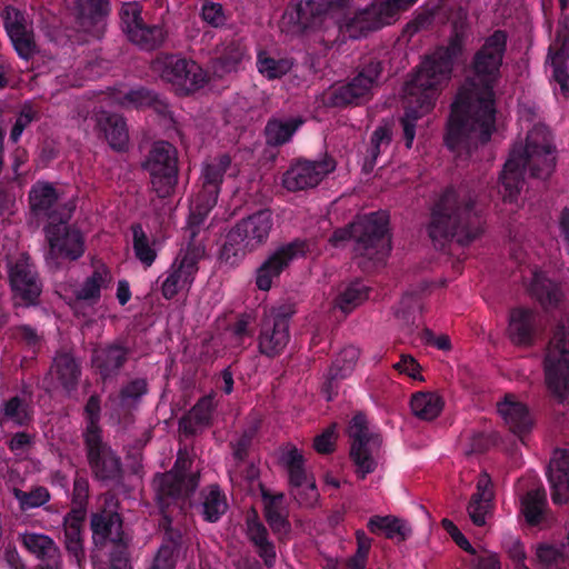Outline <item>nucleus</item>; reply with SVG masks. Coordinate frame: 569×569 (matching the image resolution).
Segmentation results:
<instances>
[{
	"mask_svg": "<svg viewBox=\"0 0 569 569\" xmlns=\"http://www.w3.org/2000/svg\"><path fill=\"white\" fill-rule=\"evenodd\" d=\"M548 59L552 69L551 80L559 86L565 98L569 97V73L566 62L569 59V18L562 17L555 41L549 47Z\"/></svg>",
	"mask_w": 569,
	"mask_h": 569,
	"instance_id": "obj_29",
	"label": "nucleus"
},
{
	"mask_svg": "<svg viewBox=\"0 0 569 569\" xmlns=\"http://www.w3.org/2000/svg\"><path fill=\"white\" fill-rule=\"evenodd\" d=\"M200 258V249L191 246L183 253L177 256L161 284V293L164 299L171 300L179 291L190 290L199 270Z\"/></svg>",
	"mask_w": 569,
	"mask_h": 569,
	"instance_id": "obj_24",
	"label": "nucleus"
},
{
	"mask_svg": "<svg viewBox=\"0 0 569 569\" xmlns=\"http://www.w3.org/2000/svg\"><path fill=\"white\" fill-rule=\"evenodd\" d=\"M131 349L120 339L93 348L91 366L102 382L114 379L129 360Z\"/></svg>",
	"mask_w": 569,
	"mask_h": 569,
	"instance_id": "obj_28",
	"label": "nucleus"
},
{
	"mask_svg": "<svg viewBox=\"0 0 569 569\" xmlns=\"http://www.w3.org/2000/svg\"><path fill=\"white\" fill-rule=\"evenodd\" d=\"M303 123L301 117L270 118L264 127L266 143L270 147L288 143Z\"/></svg>",
	"mask_w": 569,
	"mask_h": 569,
	"instance_id": "obj_45",
	"label": "nucleus"
},
{
	"mask_svg": "<svg viewBox=\"0 0 569 569\" xmlns=\"http://www.w3.org/2000/svg\"><path fill=\"white\" fill-rule=\"evenodd\" d=\"M357 550L347 561L349 569H366L372 539L363 530L356 531Z\"/></svg>",
	"mask_w": 569,
	"mask_h": 569,
	"instance_id": "obj_62",
	"label": "nucleus"
},
{
	"mask_svg": "<svg viewBox=\"0 0 569 569\" xmlns=\"http://www.w3.org/2000/svg\"><path fill=\"white\" fill-rule=\"evenodd\" d=\"M86 427L82 431V439L103 436V430L100 426L101 419V400L97 393L91 395L83 408Z\"/></svg>",
	"mask_w": 569,
	"mask_h": 569,
	"instance_id": "obj_57",
	"label": "nucleus"
},
{
	"mask_svg": "<svg viewBox=\"0 0 569 569\" xmlns=\"http://www.w3.org/2000/svg\"><path fill=\"white\" fill-rule=\"evenodd\" d=\"M273 227L272 212L259 210L238 221L227 233L219 258L224 263L237 266L247 252L263 246Z\"/></svg>",
	"mask_w": 569,
	"mask_h": 569,
	"instance_id": "obj_5",
	"label": "nucleus"
},
{
	"mask_svg": "<svg viewBox=\"0 0 569 569\" xmlns=\"http://www.w3.org/2000/svg\"><path fill=\"white\" fill-rule=\"evenodd\" d=\"M118 102L123 108L152 109L161 116L169 112L167 99L156 90L144 86H137L121 93Z\"/></svg>",
	"mask_w": 569,
	"mask_h": 569,
	"instance_id": "obj_40",
	"label": "nucleus"
},
{
	"mask_svg": "<svg viewBox=\"0 0 569 569\" xmlns=\"http://www.w3.org/2000/svg\"><path fill=\"white\" fill-rule=\"evenodd\" d=\"M547 478L550 485L551 499L556 505L567 503L569 500V450L557 448L547 468Z\"/></svg>",
	"mask_w": 569,
	"mask_h": 569,
	"instance_id": "obj_36",
	"label": "nucleus"
},
{
	"mask_svg": "<svg viewBox=\"0 0 569 569\" xmlns=\"http://www.w3.org/2000/svg\"><path fill=\"white\" fill-rule=\"evenodd\" d=\"M231 164L232 159L228 153L218 154L203 162L199 177L200 190L198 194L218 202L221 186Z\"/></svg>",
	"mask_w": 569,
	"mask_h": 569,
	"instance_id": "obj_35",
	"label": "nucleus"
},
{
	"mask_svg": "<svg viewBox=\"0 0 569 569\" xmlns=\"http://www.w3.org/2000/svg\"><path fill=\"white\" fill-rule=\"evenodd\" d=\"M149 392V383L146 378H134L127 381L119 390L118 399L122 409L138 408L142 398Z\"/></svg>",
	"mask_w": 569,
	"mask_h": 569,
	"instance_id": "obj_55",
	"label": "nucleus"
},
{
	"mask_svg": "<svg viewBox=\"0 0 569 569\" xmlns=\"http://www.w3.org/2000/svg\"><path fill=\"white\" fill-rule=\"evenodd\" d=\"M536 557L537 560L547 568L565 562L567 559L563 545L557 547L545 542L537 546Z\"/></svg>",
	"mask_w": 569,
	"mask_h": 569,
	"instance_id": "obj_64",
	"label": "nucleus"
},
{
	"mask_svg": "<svg viewBox=\"0 0 569 569\" xmlns=\"http://www.w3.org/2000/svg\"><path fill=\"white\" fill-rule=\"evenodd\" d=\"M545 383L557 403L569 398V323L561 319L552 330V337L543 359Z\"/></svg>",
	"mask_w": 569,
	"mask_h": 569,
	"instance_id": "obj_6",
	"label": "nucleus"
},
{
	"mask_svg": "<svg viewBox=\"0 0 569 569\" xmlns=\"http://www.w3.org/2000/svg\"><path fill=\"white\" fill-rule=\"evenodd\" d=\"M359 356V349L353 346H348L338 353L327 376V389H333L338 381L346 379L352 373Z\"/></svg>",
	"mask_w": 569,
	"mask_h": 569,
	"instance_id": "obj_47",
	"label": "nucleus"
},
{
	"mask_svg": "<svg viewBox=\"0 0 569 569\" xmlns=\"http://www.w3.org/2000/svg\"><path fill=\"white\" fill-rule=\"evenodd\" d=\"M547 508V495L543 488L529 490L521 498V513L529 526L541 523Z\"/></svg>",
	"mask_w": 569,
	"mask_h": 569,
	"instance_id": "obj_50",
	"label": "nucleus"
},
{
	"mask_svg": "<svg viewBox=\"0 0 569 569\" xmlns=\"http://www.w3.org/2000/svg\"><path fill=\"white\" fill-rule=\"evenodd\" d=\"M71 217H63L57 222L43 224L42 231L48 244L44 257L50 267L58 268L60 260L77 261L84 254V236L78 228L69 223Z\"/></svg>",
	"mask_w": 569,
	"mask_h": 569,
	"instance_id": "obj_11",
	"label": "nucleus"
},
{
	"mask_svg": "<svg viewBox=\"0 0 569 569\" xmlns=\"http://www.w3.org/2000/svg\"><path fill=\"white\" fill-rule=\"evenodd\" d=\"M141 168L149 174L151 188L159 198H168L174 192L179 179V157L172 143L154 141Z\"/></svg>",
	"mask_w": 569,
	"mask_h": 569,
	"instance_id": "obj_8",
	"label": "nucleus"
},
{
	"mask_svg": "<svg viewBox=\"0 0 569 569\" xmlns=\"http://www.w3.org/2000/svg\"><path fill=\"white\" fill-rule=\"evenodd\" d=\"M295 308L282 305L266 315L259 325L257 347L261 356L274 359L283 353L290 341V321Z\"/></svg>",
	"mask_w": 569,
	"mask_h": 569,
	"instance_id": "obj_13",
	"label": "nucleus"
},
{
	"mask_svg": "<svg viewBox=\"0 0 569 569\" xmlns=\"http://www.w3.org/2000/svg\"><path fill=\"white\" fill-rule=\"evenodd\" d=\"M167 32L161 24L143 22L128 36V39L140 49L150 51L158 49L166 40Z\"/></svg>",
	"mask_w": 569,
	"mask_h": 569,
	"instance_id": "obj_51",
	"label": "nucleus"
},
{
	"mask_svg": "<svg viewBox=\"0 0 569 569\" xmlns=\"http://www.w3.org/2000/svg\"><path fill=\"white\" fill-rule=\"evenodd\" d=\"M74 16L79 28L93 38L100 39L106 31L110 12L109 0H73Z\"/></svg>",
	"mask_w": 569,
	"mask_h": 569,
	"instance_id": "obj_31",
	"label": "nucleus"
},
{
	"mask_svg": "<svg viewBox=\"0 0 569 569\" xmlns=\"http://www.w3.org/2000/svg\"><path fill=\"white\" fill-rule=\"evenodd\" d=\"M539 332L537 312L528 308H513L509 316L508 335L516 346H532Z\"/></svg>",
	"mask_w": 569,
	"mask_h": 569,
	"instance_id": "obj_37",
	"label": "nucleus"
},
{
	"mask_svg": "<svg viewBox=\"0 0 569 569\" xmlns=\"http://www.w3.org/2000/svg\"><path fill=\"white\" fill-rule=\"evenodd\" d=\"M51 373L67 392H71L78 387L81 366L71 352L58 351L53 358Z\"/></svg>",
	"mask_w": 569,
	"mask_h": 569,
	"instance_id": "obj_44",
	"label": "nucleus"
},
{
	"mask_svg": "<svg viewBox=\"0 0 569 569\" xmlns=\"http://www.w3.org/2000/svg\"><path fill=\"white\" fill-rule=\"evenodd\" d=\"M556 147L549 128L536 124L527 133L526 144L516 143L500 174V193L505 202L516 203L525 184V172L542 181L548 180L556 168Z\"/></svg>",
	"mask_w": 569,
	"mask_h": 569,
	"instance_id": "obj_3",
	"label": "nucleus"
},
{
	"mask_svg": "<svg viewBox=\"0 0 569 569\" xmlns=\"http://www.w3.org/2000/svg\"><path fill=\"white\" fill-rule=\"evenodd\" d=\"M336 163L332 159L310 161L299 159L283 172L281 183L290 192L316 188L326 176L332 172Z\"/></svg>",
	"mask_w": 569,
	"mask_h": 569,
	"instance_id": "obj_25",
	"label": "nucleus"
},
{
	"mask_svg": "<svg viewBox=\"0 0 569 569\" xmlns=\"http://www.w3.org/2000/svg\"><path fill=\"white\" fill-rule=\"evenodd\" d=\"M529 292L545 309H555L562 299L560 287L540 272H533Z\"/></svg>",
	"mask_w": 569,
	"mask_h": 569,
	"instance_id": "obj_46",
	"label": "nucleus"
},
{
	"mask_svg": "<svg viewBox=\"0 0 569 569\" xmlns=\"http://www.w3.org/2000/svg\"><path fill=\"white\" fill-rule=\"evenodd\" d=\"M60 194L53 183L48 181H36L28 192L29 219L30 222L51 223L72 216L73 204H60Z\"/></svg>",
	"mask_w": 569,
	"mask_h": 569,
	"instance_id": "obj_19",
	"label": "nucleus"
},
{
	"mask_svg": "<svg viewBox=\"0 0 569 569\" xmlns=\"http://www.w3.org/2000/svg\"><path fill=\"white\" fill-rule=\"evenodd\" d=\"M19 542L39 560L34 569H63L61 550L48 535L26 531L19 535Z\"/></svg>",
	"mask_w": 569,
	"mask_h": 569,
	"instance_id": "obj_30",
	"label": "nucleus"
},
{
	"mask_svg": "<svg viewBox=\"0 0 569 569\" xmlns=\"http://www.w3.org/2000/svg\"><path fill=\"white\" fill-rule=\"evenodd\" d=\"M199 479V472L168 471L157 476L156 498L161 513H169L171 506L183 503L196 491Z\"/></svg>",
	"mask_w": 569,
	"mask_h": 569,
	"instance_id": "obj_22",
	"label": "nucleus"
},
{
	"mask_svg": "<svg viewBox=\"0 0 569 569\" xmlns=\"http://www.w3.org/2000/svg\"><path fill=\"white\" fill-rule=\"evenodd\" d=\"M87 515L80 511H68L62 519L63 545L69 555L70 562L79 569L86 565V550L83 546V525Z\"/></svg>",
	"mask_w": 569,
	"mask_h": 569,
	"instance_id": "obj_32",
	"label": "nucleus"
},
{
	"mask_svg": "<svg viewBox=\"0 0 569 569\" xmlns=\"http://www.w3.org/2000/svg\"><path fill=\"white\" fill-rule=\"evenodd\" d=\"M261 497L264 503L263 515L267 523L279 539L288 537L291 532V523L284 506V495L282 492L272 493L262 489Z\"/></svg>",
	"mask_w": 569,
	"mask_h": 569,
	"instance_id": "obj_41",
	"label": "nucleus"
},
{
	"mask_svg": "<svg viewBox=\"0 0 569 569\" xmlns=\"http://www.w3.org/2000/svg\"><path fill=\"white\" fill-rule=\"evenodd\" d=\"M119 17L122 30L126 32L127 37L144 22L142 18V6L138 1L123 2L119 11Z\"/></svg>",
	"mask_w": 569,
	"mask_h": 569,
	"instance_id": "obj_60",
	"label": "nucleus"
},
{
	"mask_svg": "<svg viewBox=\"0 0 569 569\" xmlns=\"http://www.w3.org/2000/svg\"><path fill=\"white\" fill-rule=\"evenodd\" d=\"M348 435L351 440L350 458L356 466V473L358 478L365 479L378 466L377 457L382 437L369 429L367 416L362 412H357L350 420Z\"/></svg>",
	"mask_w": 569,
	"mask_h": 569,
	"instance_id": "obj_12",
	"label": "nucleus"
},
{
	"mask_svg": "<svg viewBox=\"0 0 569 569\" xmlns=\"http://www.w3.org/2000/svg\"><path fill=\"white\" fill-rule=\"evenodd\" d=\"M34 419L32 401L20 395L12 396L0 405V423H12L14 427H29Z\"/></svg>",
	"mask_w": 569,
	"mask_h": 569,
	"instance_id": "obj_43",
	"label": "nucleus"
},
{
	"mask_svg": "<svg viewBox=\"0 0 569 569\" xmlns=\"http://www.w3.org/2000/svg\"><path fill=\"white\" fill-rule=\"evenodd\" d=\"M403 92L405 113L400 118V124L405 144L410 149L416 137L417 121L435 107L440 92L412 78L405 83Z\"/></svg>",
	"mask_w": 569,
	"mask_h": 569,
	"instance_id": "obj_17",
	"label": "nucleus"
},
{
	"mask_svg": "<svg viewBox=\"0 0 569 569\" xmlns=\"http://www.w3.org/2000/svg\"><path fill=\"white\" fill-rule=\"evenodd\" d=\"M367 528L373 535L383 536L387 539H398L403 541L410 533V530L406 527V523L393 516H372Z\"/></svg>",
	"mask_w": 569,
	"mask_h": 569,
	"instance_id": "obj_48",
	"label": "nucleus"
},
{
	"mask_svg": "<svg viewBox=\"0 0 569 569\" xmlns=\"http://www.w3.org/2000/svg\"><path fill=\"white\" fill-rule=\"evenodd\" d=\"M497 409L512 433L522 437L531 431L533 419L529 408L523 402L517 401L512 395H507L502 401L498 402Z\"/></svg>",
	"mask_w": 569,
	"mask_h": 569,
	"instance_id": "obj_38",
	"label": "nucleus"
},
{
	"mask_svg": "<svg viewBox=\"0 0 569 569\" xmlns=\"http://www.w3.org/2000/svg\"><path fill=\"white\" fill-rule=\"evenodd\" d=\"M217 405L213 396L201 397L178 422L179 431L191 438L200 435L213 425Z\"/></svg>",
	"mask_w": 569,
	"mask_h": 569,
	"instance_id": "obj_34",
	"label": "nucleus"
},
{
	"mask_svg": "<svg viewBox=\"0 0 569 569\" xmlns=\"http://www.w3.org/2000/svg\"><path fill=\"white\" fill-rule=\"evenodd\" d=\"M370 288L362 280H355L343 286L336 297V307L349 313L369 298Z\"/></svg>",
	"mask_w": 569,
	"mask_h": 569,
	"instance_id": "obj_49",
	"label": "nucleus"
},
{
	"mask_svg": "<svg viewBox=\"0 0 569 569\" xmlns=\"http://www.w3.org/2000/svg\"><path fill=\"white\" fill-rule=\"evenodd\" d=\"M39 119V112L31 103H23L10 130L9 139L12 143H17L23 131Z\"/></svg>",
	"mask_w": 569,
	"mask_h": 569,
	"instance_id": "obj_61",
	"label": "nucleus"
},
{
	"mask_svg": "<svg viewBox=\"0 0 569 569\" xmlns=\"http://www.w3.org/2000/svg\"><path fill=\"white\" fill-rule=\"evenodd\" d=\"M507 42V31L495 30L473 54V79L459 90L451 104L443 137L449 150L471 154L490 141L496 129L493 87L501 76Z\"/></svg>",
	"mask_w": 569,
	"mask_h": 569,
	"instance_id": "obj_1",
	"label": "nucleus"
},
{
	"mask_svg": "<svg viewBox=\"0 0 569 569\" xmlns=\"http://www.w3.org/2000/svg\"><path fill=\"white\" fill-rule=\"evenodd\" d=\"M12 338L19 346L32 355H37L40 351L43 342L42 336L30 325L16 326L12 329Z\"/></svg>",
	"mask_w": 569,
	"mask_h": 569,
	"instance_id": "obj_59",
	"label": "nucleus"
},
{
	"mask_svg": "<svg viewBox=\"0 0 569 569\" xmlns=\"http://www.w3.org/2000/svg\"><path fill=\"white\" fill-rule=\"evenodd\" d=\"M90 530L93 550L91 551V560L96 562L98 556L97 550H102L107 543L112 545L111 551H128V538L123 531L122 516L112 509L102 507L90 516Z\"/></svg>",
	"mask_w": 569,
	"mask_h": 569,
	"instance_id": "obj_20",
	"label": "nucleus"
},
{
	"mask_svg": "<svg viewBox=\"0 0 569 569\" xmlns=\"http://www.w3.org/2000/svg\"><path fill=\"white\" fill-rule=\"evenodd\" d=\"M418 0H383L371 3L363 10L355 12L351 17L345 16L341 28L350 38L358 39L371 31L381 29L388 24L399 11L406 10Z\"/></svg>",
	"mask_w": 569,
	"mask_h": 569,
	"instance_id": "obj_15",
	"label": "nucleus"
},
{
	"mask_svg": "<svg viewBox=\"0 0 569 569\" xmlns=\"http://www.w3.org/2000/svg\"><path fill=\"white\" fill-rule=\"evenodd\" d=\"M293 67L290 58H274L266 52H259L257 57L258 71L269 80L279 79L287 74Z\"/></svg>",
	"mask_w": 569,
	"mask_h": 569,
	"instance_id": "obj_56",
	"label": "nucleus"
},
{
	"mask_svg": "<svg viewBox=\"0 0 569 569\" xmlns=\"http://www.w3.org/2000/svg\"><path fill=\"white\" fill-rule=\"evenodd\" d=\"M190 506L208 523L219 522L229 509L226 492L218 483L201 488L197 500L191 502Z\"/></svg>",
	"mask_w": 569,
	"mask_h": 569,
	"instance_id": "obj_33",
	"label": "nucleus"
},
{
	"mask_svg": "<svg viewBox=\"0 0 569 569\" xmlns=\"http://www.w3.org/2000/svg\"><path fill=\"white\" fill-rule=\"evenodd\" d=\"M351 0H295V4L288 9L289 21L299 30L319 28L330 13L345 11Z\"/></svg>",
	"mask_w": 569,
	"mask_h": 569,
	"instance_id": "obj_26",
	"label": "nucleus"
},
{
	"mask_svg": "<svg viewBox=\"0 0 569 569\" xmlns=\"http://www.w3.org/2000/svg\"><path fill=\"white\" fill-rule=\"evenodd\" d=\"M131 231L133 237V250L137 259L146 267H150L157 258L156 250L150 246L149 239L140 223H133L131 226Z\"/></svg>",
	"mask_w": 569,
	"mask_h": 569,
	"instance_id": "obj_58",
	"label": "nucleus"
},
{
	"mask_svg": "<svg viewBox=\"0 0 569 569\" xmlns=\"http://www.w3.org/2000/svg\"><path fill=\"white\" fill-rule=\"evenodd\" d=\"M307 250V241L299 238L277 247L256 271L257 288L261 291L270 290L273 280L278 279L295 259L303 257Z\"/></svg>",
	"mask_w": 569,
	"mask_h": 569,
	"instance_id": "obj_23",
	"label": "nucleus"
},
{
	"mask_svg": "<svg viewBox=\"0 0 569 569\" xmlns=\"http://www.w3.org/2000/svg\"><path fill=\"white\" fill-rule=\"evenodd\" d=\"M1 17L4 30L17 54L23 60L31 59L38 48L34 32L31 27L27 26L24 12L9 4L3 8Z\"/></svg>",
	"mask_w": 569,
	"mask_h": 569,
	"instance_id": "obj_27",
	"label": "nucleus"
},
{
	"mask_svg": "<svg viewBox=\"0 0 569 569\" xmlns=\"http://www.w3.org/2000/svg\"><path fill=\"white\" fill-rule=\"evenodd\" d=\"M152 70L181 97L196 92L207 83L203 69L180 54H159L152 62Z\"/></svg>",
	"mask_w": 569,
	"mask_h": 569,
	"instance_id": "obj_10",
	"label": "nucleus"
},
{
	"mask_svg": "<svg viewBox=\"0 0 569 569\" xmlns=\"http://www.w3.org/2000/svg\"><path fill=\"white\" fill-rule=\"evenodd\" d=\"M465 38V32L455 23L448 44L427 56L411 78L440 92L451 77L455 60L463 52Z\"/></svg>",
	"mask_w": 569,
	"mask_h": 569,
	"instance_id": "obj_7",
	"label": "nucleus"
},
{
	"mask_svg": "<svg viewBox=\"0 0 569 569\" xmlns=\"http://www.w3.org/2000/svg\"><path fill=\"white\" fill-rule=\"evenodd\" d=\"M418 0H383L371 3L363 10L355 12L351 17L345 16L341 28L350 38L358 39L371 31L381 29L388 24L399 11L406 10Z\"/></svg>",
	"mask_w": 569,
	"mask_h": 569,
	"instance_id": "obj_16",
	"label": "nucleus"
},
{
	"mask_svg": "<svg viewBox=\"0 0 569 569\" xmlns=\"http://www.w3.org/2000/svg\"><path fill=\"white\" fill-rule=\"evenodd\" d=\"M88 466L94 480L111 483L122 478V462L103 436L82 439Z\"/></svg>",
	"mask_w": 569,
	"mask_h": 569,
	"instance_id": "obj_21",
	"label": "nucleus"
},
{
	"mask_svg": "<svg viewBox=\"0 0 569 569\" xmlns=\"http://www.w3.org/2000/svg\"><path fill=\"white\" fill-rule=\"evenodd\" d=\"M112 280L113 277L108 266L104 263L96 266L93 272L74 291V297L69 302V306L76 308L82 301L91 306L96 305L101 298V290L109 288Z\"/></svg>",
	"mask_w": 569,
	"mask_h": 569,
	"instance_id": "obj_39",
	"label": "nucleus"
},
{
	"mask_svg": "<svg viewBox=\"0 0 569 569\" xmlns=\"http://www.w3.org/2000/svg\"><path fill=\"white\" fill-rule=\"evenodd\" d=\"M383 62L376 57L362 58L357 74L333 88L329 101L332 107L360 106L372 98V89L379 84Z\"/></svg>",
	"mask_w": 569,
	"mask_h": 569,
	"instance_id": "obj_9",
	"label": "nucleus"
},
{
	"mask_svg": "<svg viewBox=\"0 0 569 569\" xmlns=\"http://www.w3.org/2000/svg\"><path fill=\"white\" fill-rule=\"evenodd\" d=\"M391 141V132L387 127H378L372 132L370 138V147L368 149V154L366 158V166H370L371 168L376 164L378 157L381 153L382 146H389Z\"/></svg>",
	"mask_w": 569,
	"mask_h": 569,
	"instance_id": "obj_63",
	"label": "nucleus"
},
{
	"mask_svg": "<svg viewBox=\"0 0 569 569\" xmlns=\"http://www.w3.org/2000/svg\"><path fill=\"white\" fill-rule=\"evenodd\" d=\"M97 127L108 144L116 151H126L129 144V132L123 116L109 111L97 114Z\"/></svg>",
	"mask_w": 569,
	"mask_h": 569,
	"instance_id": "obj_42",
	"label": "nucleus"
},
{
	"mask_svg": "<svg viewBox=\"0 0 569 569\" xmlns=\"http://www.w3.org/2000/svg\"><path fill=\"white\" fill-rule=\"evenodd\" d=\"M483 224L475 194L462 186L447 187L431 209L427 230L435 247L452 240L468 246L482 234Z\"/></svg>",
	"mask_w": 569,
	"mask_h": 569,
	"instance_id": "obj_2",
	"label": "nucleus"
},
{
	"mask_svg": "<svg viewBox=\"0 0 569 569\" xmlns=\"http://www.w3.org/2000/svg\"><path fill=\"white\" fill-rule=\"evenodd\" d=\"M280 461L288 473V483L293 499L300 506H313L319 492L313 476L306 470L302 452L296 446L288 445L281 453Z\"/></svg>",
	"mask_w": 569,
	"mask_h": 569,
	"instance_id": "obj_18",
	"label": "nucleus"
},
{
	"mask_svg": "<svg viewBox=\"0 0 569 569\" xmlns=\"http://www.w3.org/2000/svg\"><path fill=\"white\" fill-rule=\"evenodd\" d=\"M217 201L197 194L188 217L186 234L193 241L199 234L210 211L216 207Z\"/></svg>",
	"mask_w": 569,
	"mask_h": 569,
	"instance_id": "obj_53",
	"label": "nucleus"
},
{
	"mask_svg": "<svg viewBox=\"0 0 569 569\" xmlns=\"http://www.w3.org/2000/svg\"><path fill=\"white\" fill-rule=\"evenodd\" d=\"M389 214L383 211L371 212L346 228L333 231L330 242L333 246L353 239L355 251L372 260L382 262L391 251V239L389 234Z\"/></svg>",
	"mask_w": 569,
	"mask_h": 569,
	"instance_id": "obj_4",
	"label": "nucleus"
},
{
	"mask_svg": "<svg viewBox=\"0 0 569 569\" xmlns=\"http://www.w3.org/2000/svg\"><path fill=\"white\" fill-rule=\"evenodd\" d=\"M412 413L421 420L436 419L443 407L441 398L435 392H417L410 401Z\"/></svg>",
	"mask_w": 569,
	"mask_h": 569,
	"instance_id": "obj_52",
	"label": "nucleus"
},
{
	"mask_svg": "<svg viewBox=\"0 0 569 569\" xmlns=\"http://www.w3.org/2000/svg\"><path fill=\"white\" fill-rule=\"evenodd\" d=\"M10 492L18 501L19 509L22 512L41 508L51 500V493L49 489L40 485L32 486L29 491L12 487Z\"/></svg>",
	"mask_w": 569,
	"mask_h": 569,
	"instance_id": "obj_54",
	"label": "nucleus"
},
{
	"mask_svg": "<svg viewBox=\"0 0 569 569\" xmlns=\"http://www.w3.org/2000/svg\"><path fill=\"white\" fill-rule=\"evenodd\" d=\"M8 279L16 307L30 308L40 303L42 281L37 267L27 253L7 263Z\"/></svg>",
	"mask_w": 569,
	"mask_h": 569,
	"instance_id": "obj_14",
	"label": "nucleus"
}]
</instances>
